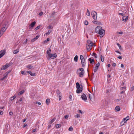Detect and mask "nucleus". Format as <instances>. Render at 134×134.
Segmentation results:
<instances>
[{"mask_svg":"<svg viewBox=\"0 0 134 134\" xmlns=\"http://www.w3.org/2000/svg\"><path fill=\"white\" fill-rule=\"evenodd\" d=\"M87 43L86 44V47L87 49L89 51H91L92 49V47L95 46L96 45L93 44V43L89 40L87 41Z\"/></svg>","mask_w":134,"mask_h":134,"instance_id":"f257e3e1","label":"nucleus"},{"mask_svg":"<svg viewBox=\"0 0 134 134\" xmlns=\"http://www.w3.org/2000/svg\"><path fill=\"white\" fill-rule=\"evenodd\" d=\"M76 87L77 90L76 91V92L77 93H81L82 91L83 86L82 85H80L78 82H77L76 83Z\"/></svg>","mask_w":134,"mask_h":134,"instance_id":"f03ea898","label":"nucleus"},{"mask_svg":"<svg viewBox=\"0 0 134 134\" xmlns=\"http://www.w3.org/2000/svg\"><path fill=\"white\" fill-rule=\"evenodd\" d=\"M76 73L80 77H82L85 73L84 70L83 68H79L77 70Z\"/></svg>","mask_w":134,"mask_h":134,"instance_id":"7ed1b4c3","label":"nucleus"},{"mask_svg":"<svg viewBox=\"0 0 134 134\" xmlns=\"http://www.w3.org/2000/svg\"><path fill=\"white\" fill-rule=\"evenodd\" d=\"M80 59L81 61V63L82 66L83 67L85 66L86 65L85 59L82 55H81L80 56Z\"/></svg>","mask_w":134,"mask_h":134,"instance_id":"20e7f679","label":"nucleus"},{"mask_svg":"<svg viewBox=\"0 0 134 134\" xmlns=\"http://www.w3.org/2000/svg\"><path fill=\"white\" fill-rule=\"evenodd\" d=\"M48 55L49 58H48V60H50V59L55 58L57 57V55L56 53L49 54H48Z\"/></svg>","mask_w":134,"mask_h":134,"instance_id":"39448f33","label":"nucleus"},{"mask_svg":"<svg viewBox=\"0 0 134 134\" xmlns=\"http://www.w3.org/2000/svg\"><path fill=\"white\" fill-rule=\"evenodd\" d=\"M91 15L93 19L96 20L97 18V14L96 12L94 11H93L91 12Z\"/></svg>","mask_w":134,"mask_h":134,"instance_id":"423d86ee","label":"nucleus"},{"mask_svg":"<svg viewBox=\"0 0 134 134\" xmlns=\"http://www.w3.org/2000/svg\"><path fill=\"white\" fill-rule=\"evenodd\" d=\"M104 30L102 29V27H101V28H100V30L98 32V34L100 35V37H103L104 35Z\"/></svg>","mask_w":134,"mask_h":134,"instance_id":"0eeeda50","label":"nucleus"},{"mask_svg":"<svg viewBox=\"0 0 134 134\" xmlns=\"http://www.w3.org/2000/svg\"><path fill=\"white\" fill-rule=\"evenodd\" d=\"M7 29V28H5V27H3L2 28L0 31V37H1L5 31Z\"/></svg>","mask_w":134,"mask_h":134,"instance_id":"6e6552de","label":"nucleus"},{"mask_svg":"<svg viewBox=\"0 0 134 134\" xmlns=\"http://www.w3.org/2000/svg\"><path fill=\"white\" fill-rule=\"evenodd\" d=\"M56 93L57 96L59 97V100H61V93L60 92L58 89H57L56 90Z\"/></svg>","mask_w":134,"mask_h":134,"instance_id":"1a4fd4ad","label":"nucleus"},{"mask_svg":"<svg viewBox=\"0 0 134 134\" xmlns=\"http://www.w3.org/2000/svg\"><path fill=\"white\" fill-rule=\"evenodd\" d=\"M5 52L6 50L5 49L2 50L0 51V58H1L5 54Z\"/></svg>","mask_w":134,"mask_h":134,"instance_id":"9d476101","label":"nucleus"},{"mask_svg":"<svg viewBox=\"0 0 134 134\" xmlns=\"http://www.w3.org/2000/svg\"><path fill=\"white\" fill-rule=\"evenodd\" d=\"M81 98L84 101H86L87 100L86 96L84 93H83L82 95Z\"/></svg>","mask_w":134,"mask_h":134,"instance_id":"9b49d317","label":"nucleus"},{"mask_svg":"<svg viewBox=\"0 0 134 134\" xmlns=\"http://www.w3.org/2000/svg\"><path fill=\"white\" fill-rule=\"evenodd\" d=\"M101 27L100 26H97L96 27V28L95 31V32L97 33H98V32L99 31Z\"/></svg>","mask_w":134,"mask_h":134,"instance_id":"f8f14e48","label":"nucleus"},{"mask_svg":"<svg viewBox=\"0 0 134 134\" xmlns=\"http://www.w3.org/2000/svg\"><path fill=\"white\" fill-rule=\"evenodd\" d=\"M128 16H123L122 18V21H126L128 19Z\"/></svg>","mask_w":134,"mask_h":134,"instance_id":"ddd939ff","label":"nucleus"},{"mask_svg":"<svg viewBox=\"0 0 134 134\" xmlns=\"http://www.w3.org/2000/svg\"><path fill=\"white\" fill-rule=\"evenodd\" d=\"M36 22L35 21H34L33 22L31 23L29 26V28H30V27H33L34 26L35 24H36Z\"/></svg>","mask_w":134,"mask_h":134,"instance_id":"4468645a","label":"nucleus"},{"mask_svg":"<svg viewBox=\"0 0 134 134\" xmlns=\"http://www.w3.org/2000/svg\"><path fill=\"white\" fill-rule=\"evenodd\" d=\"M88 60L90 61V62L91 64H93L94 63V60L92 59L91 58H89Z\"/></svg>","mask_w":134,"mask_h":134,"instance_id":"2eb2a0df","label":"nucleus"},{"mask_svg":"<svg viewBox=\"0 0 134 134\" xmlns=\"http://www.w3.org/2000/svg\"><path fill=\"white\" fill-rule=\"evenodd\" d=\"M115 110L117 111H118L120 110V107L119 106H117L115 108Z\"/></svg>","mask_w":134,"mask_h":134,"instance_id":"dca6fc26","label":"nucleus"},{"mask_svg":"<svg viewBox=\"0 0 134 134\" xmlns=\"http://www.w3.org/2000/svg\"><path fill=\"white\" fill-rule=\"evenodd\" d=\"M8 68V67H7V65H4L1 68V70H5Z\"/></svg>","mask_w":134,"mask_h":134,"instance_id":"f3484780","label":"nucleus"},{"mask_svg":"<svg viewBox=\"0 0 134 134\" xmlns=\"http://www.w3.org/2000/svg\"><path fill=\"white\" fill-rule=\"evenodd\" d=\"M27 73H28L29 74H30V75L31 76H35V74L32 73V72L30 71H27Z\"/></svg>","mask_w":134,"mask_h":134,"instance_id":"a211bd4d","label":"nucleus"},{"mask_svg":"<svg viewBox=\"0 0 134 134\" xmlns=\"http://www.w3.org/2000/svg\"><path fill=\"white\" fill-rule=\"evenodd\" d=\"M78 56L77 55H76L75 57H74V60L75 62H76L78 60Z\"/></svg>","mask_w":134,"mask_h":134,"instance_id":"6ab92c4d","label":"nucleus"},{"mask_svg":"<svg viewBox=\"0 0 134 134\" xmlns=\"http://www.w3.org/2000/svg\"><path fill=\"white\" fill-rule=\"evenodd\" d=\"M19 51V50L18 49H17L15 50L14 51H13V53L14 54H17L18 53Z\"/></svg>","mask_w":134,"mask_h":134,"instance_id":"aec40b11","label":"nucleus"},{"mask_svg":"<svg viewBox=\"0 0 134 134\" xmlns=\"http://www.w3.org/2000/svg\"><path fill=\"white\" fill-rule=\"evenodd\" d=\"M26 67L30 69H32L33 68V66L31 65H28L26 66Z\"/></svg>","mask_w":134,"mask_h":134,"instance_id":"412c9836","label":"nucleus"},{"mask_svg":"<svg viewBox=\"0 0 134 134\" xmlns=\"http://www.w3.org/2000/svg\"><path fill=\"white\" fill-rule=\"evenodd\" d=\"M100 59L102 62H103L104 61V57L103 56H102V55L100 56Z\"/></svg>","mask_w":134,"mask_h":134,"instance_id":"4be33fe9","label":"nucleus"},{"mask_svg":"<svg viewBox=\"0 0 134 134\" xmlns=\"http://www.w3.org/2000/svg\"><path fill=\"white\" fill-rule=\"evenodd\" d=\"M51 32V31L50 30H49L48 31V32L47 33H46L45 34L47 36L49 35V34Z\"/></svg>","mask_w":134,"mask_h":134,"instance_id":"5701e85b","label":"nucleus"},{"mask_svg":"<svg viewBox=\"0 0 134 134\" xmlns=\"http://www.w3.org/2000/svg\"><path fill=\"white\" fill-rule=\"evenodd\" d=\"M49 41V38H47V40H44L43 41V43L44 44L46 43L47 42Z\"/></svg>","mask_w":134,"mask_h":134,"instance_id":"b1692460","label":"nucleus"},{"mask_svg":"<svg viewBox=\"0 0 134 134\" xmlns=\"http://www.w3.org/2000/svg\"><path fill=\"white\" fill-rule=\"evenodd\" d=\"M41 27V26L40 25H39L37 26L36 27L35 29L34 30L35 31H37L38 30V29H39Z\"/></svg>","mask_w":134,"mask_h":134,"instance_id":"393cba45","label":"nucleus"},{"mask_svg":"<svg viewBox=\"0 0 134 134\" xmlns=\"http://www.w3.org/2000/svg\"><path fill=\"white\" fill-rule=\"evenodd\" d=\"M50 99H47L46 100V103L47 104H49L50 102Z\"/></svg>","mask_w":134,"mask_h":134,"instance_id":"a878e982","label":"nucleus"},{"mask_svg":"<svg viewBox=\"0 0 134 134\" xmlns=\"http://www.w3.org/2000/svg\"><path fill=\"white\" fill-rule=\"evenodd\" d=\"M47 81V80L46 79H42L41 80L40 82L42 83L44 82H46Z\"/></svg>","mask_w":134,"mask_h":134,"instance_id":"bb28decb","label":"nucleus"},{"mask_svg":"<svg viewBox=\"0 0 134 134\" xmlns=\"http://www.w3.org/2000/svg\"><path fill=\"white\" fill-rule=\"evenodd\" d=\"M92 56H94L95 58H97V56L96 55V54L95 53H93L92 54Z\"/></svg>","mask_w":134,"mask_h":134,"instance_id":"cd10ccee","label":"nucleus"},{"mask_svg":"<svg viewBox=\"0 0 134 134\" xmlns=\"http://www.w3.org/2000/svg\"><path fill=\"white\" fill-rule=\"evenodd\" d=\"M13 64V63L12 62H10L8 64H6L7 66V67H9L10 66L12 65Z\"/></svg>","mask_w":134,"mask_h":134,"instance_id":"c85d7f7f","label":"nucleus"},{"mask_svg":"<svg viewBox=\"0 0 134 134\" xmlns=\"http://www.w3.org/2000/svg\"><path fill=\"white\" fill-rule=\"evenodd\" d=\"M119 47V48L120 49H122V48L121 46L120 45V44L119 43H117L116 44Z\"/></svg>","mask_w":134,"mask_h":134,"instance_id":"c756f323","label":"nucleus"},{"mask_svg":"<svg viewBox=\"0 0 134 134\" xmlns=\"http://www.w3.org/2000/svg\"><path fill=\"white\" fill-rule=\"evenodd\" d=\"M61 127V125L60 124H58L56 126V128H60Z\"/></svg>","mask_w":134,"mask_h":134,"instance_id":"7c9ffc66","label":"nucleus"},{"mask_svg":"<svg viewBox=\"0 0 134 134\" xmlns=\"http://www.w3.org/2000/svg\"><path fill=\"white\" fill-rule=\"evenodd\" d=\"M10 72V71H7L5 74H4V75H5L6 76H7V75H8V74Z\"/></svg>","mask_w":134,"mask_h":134,"instance_id":"2f4dec72","label":"nucleus"},{"mask_svg":"<svg viewBox=\"0 0 134 134\" xmlns=\"http://www.w3.org/2000/svg\"><path fill=\"white\" fill-rule=\"evenodd\" d=\"M84 23L85 25H87L88 24V22L87 20H86L84 21Z\"/></svg>","mask_w":134,"mask_h":134,"instance_id":"473e14b6","label":"nucleus"},{"mask_svg":"<svg viewBox=\"0 0 134 134\" xmlns=\"http://www.w3.org/2000/svg\"><path fill=\"white\" fill-rule=\"evenodd\" d=\"M98 69V68L95 67L93 69L94 71V72H96L97 70Z\"/></svg>","mask_w":134,"mask_h":134,"instance_id":"72a5a7b5","label":"nucleus"},{"mask_svg":"<svg viewBox=\"0 0 134 134\" xmlns=\"http://www.w3.org/2000/svg\"><path fill=\"white\" fill-rule=\"evenodd\" d=\"M24 92V91H20L18 93L19 95H20L23 94Z\"/></svg>","mask_w":134,"mask_h":134,"instance_id":"f704fd0d","label":"nucleus"},{"mask_svg":"<svg viewBox=\"0 0 134 134\" xmlns=\"http://www.w3.org/2000/svg\"><path fill=\"white\" fill-rule=\"evenodd\" d=\"M51 50L50 49H49V50H47V54H51L50 53L51 52Z\"/></svg>","mask_w":134,"mask_h":134,"instance_id":"c9c22d12","label":"nucleus"},{"mask_svg":"<svg viewBox=\"0 0 134 134\" xmlns=\"http://www.w3.org/2000/svg\"><path fill=\"white\" fill-rule=\"evenodd\" d=\"M87 13L86 14L87 15L89 16L90 15V12L89 11V10L87 9Z\"/></svg>","mask_w":134,"mask_h":134,"instance_id":"e433bc0d","label":"nucleus"},{"mask_svg":"<svg viewBox=\"0 0 134 134\" xmlns=\"http://www.w3.org/2000/svg\"><path fill=\"white\" fill-rule=\"evenodd\" d=\"M16 96L15 95H14L13 97H12L11 98H13V99H11V100L12 101L15 98H16Z\"/></svg>","mask_w":134,"mask_h":134,"instance_id":"4c0bfd02","label":"nucleus"},{"mask_svg":"<svg viewBox=\"0 0 134 134\" xmlns=\"http://www.w3.org/2000/svg\"><path fill=\"white\" fill-rule=\"evenodd\" d=\"M100 65V63L98 62L97 64L96 65V67L98 68Z\"/></svg>","mask_w":134,"mask_h":134,"instance_id":"58836bf2","label":"nucleus"},{"mask_svg":"<svg viewBox=\"0 0 134 134\" xmlns=\"http://www.w3.org/2000/svg\"><path fill=\"white\" fill-rule=\"evenodd\" d=\"M22 98H20V99H19V100L18 101V99L17 100V101L16 102V103H17L18 102H21L22 100Z\"/></svg>","mask_w":134,"mask_h":134,"instance_id":"ea45409f","label":"nucleus"},{"mask_svg":"<svg viewBox=\"0 0 134 134\" xmlns=\"http://www.w3.org/2000/svg\"><path fill=\"white\" fill-rule=\"evenodd\" d=\"M55 119H56V118H54L52 120H51V123H52V122H54V121L55 120Z\"/></svg>","mask_w":134,"mask_h":134,"instance_id":"a19ab883","label":"nucleus"},{"mask_svg":"<svg viewBox=\"0 0 134 134\" xmlns=\"http://www.w3.org/2000/svg\"><path fill=\"white\" fill-rule=\"evenodd\" d=\"M126 120V119L125 118L123 119V120L124 122V123H126V121L127 120Z\"/></svg>","mask_w":134,"mask_h":134,"instance_id":"79ce46f5","label":"nucleus"},{"mask_svg":"<svg viewBox=\"0 0 134 134\" xmlns=\"http://www.w3.org/2000/svg\"><path fill=\"white\" fill-rule=\"evenodd\" d=\"M126 88V87L125 86L123 87H121L120 88V89L121 90H124V89H125Z\"/></svg>","mask_w":134,"mask_h":134,"instance_id":"37998d69","label":"nucleus"},{"mask_svg":"<svg viewBox=\"0 0 134 134\" xmlns=\"http://www.w3.org/2000/svg\"><path fill=\"white\" fill-rule=\"evenodd\" d=\"M123 34V32H117V34Z\"/></svg>","mask_w":134,"mask_h":134,"instance_id":"c03bdc74","label":"nucleus"},{"mask_svg":"<svg viewBox=\"0 0 134 134\" xmlns=\"http://www.w3.org/2000/svg\"><path fill=\"white\" fill-rule=\"evenodd\" d=\"M72 129H73L72 127H70L68 129L70 131H72Z\"/></svg>","mask_w":134,"mask_h":134,"instance_id":"a18cd8bd","label":"nucleus"},{"mask_svg":"<svg viewBox=\"0 0 134 134\" xmlns=\"http://www.w3.org/2000/svg\"><path fill=\"white\" fill-rule=\"evenodd\" d=\"M80 117V115L79 114H77L75 116V117L76 118H79Z\"/></svg>","mask_w":134,"mask_h":134,"instance_id":"49530a36","label":"nucleus"},{"mask_svg":"<svg viewBox=\"0 0 134 134\" xmlns=\"http://www.w3.org/2000/svg\"><path fill=\"white\" fill-rule=\"evenodd\" d=\"M36 40H36V39L35 38H33L31 41V42H34L35 41H36Z\"/></svg>","mask_w":134,"mask_h":134,"instance_id":"de8ad7c7","label":"nucleus"},{"mask_svg":"<svg viewBox=\"0 0 134 134\" xmlns=\"http://www.w3.org/2000/svg\"><path fill=\"white\" fill-rule=\"evenodd\" d=\"M4 76L1 79V80H3L4 79H5V78L7 76L5 75H4Z\"/></svg>","mask_w":134,"mask_h":134,"instance_id":"09e8293b","label":"nucleus"},{"mask_svg":"<svg viewBox=\"0 0 134 134\" xmlns=\"http://www.w3.org/2000/svg\"><path fill=\"white\" fill-rule=\"evenodd\" d=\"M64 117L65 119H67L69 117V115H66L64 116Z\"/></svg>","mask_w":134,"mask_h":134,"instance_id":"8fccbe9b","label":"nucleus"},{"mask_svg":"<svg viewBox=\"0 0 134 134\" xmlns=\"http://www.w3.org/2000/svg\"><path fill=\"white\" fill-rule=\"evenodd\" d=\"M119 14L120 15H121L123 16H124L125 14L123 13H119Z\"/></svg>","mask_w":134,"mask_h":134,"instance_id":"3c124183","label":"nucleus"},{"mask_svg":"<svg viewBox=\"0 0 134 134\" xmlns=\"http://www.w3.org/2000/svg\"><path fill=\"white\" fill-rule=\"evenodd\" d=\"M39 36H40L39 35H37L36 36L35 38L36 39V40H37L38 39V38L39 37Z\"/></svg>","mask_w":134,"mask_h":134,"instance_id":"603ef678","label":"nucleus"},{"mask_svg":"<svg viewBox=\"0 0 134 134\" xmlns=\"http://www.w3.org/2000/svg\"><path fill=\"white\" fill-rule=\"evenodd\" d=\"M9 114L10 115H12L13 114V113L12 111H10L9 113Z\"/></svg>","mask_w":134,"mask_h":134,"instance_id":"864d4df0","label":"nucleus"},{"mask_svg":"<svg viewBox=\"0 0 134 134\" xmlns=\"http://www.w3.org/2000/svg\"><path fill=\"white\" fill-rule=\"evenodd\" d=\"M43 14V13L42 12H40L39 14V15H40V16H41Z\"/></svg>","mask_w":134,"mask_h":134,"instance_id":"5fc2aeb1","label":"nucleus"},{"mask_svg":"<svg viewBox=\"0 0 134 134\" xmlns=\"http://www.w3.org/2000/svg\"><path fill=\"white\" fill-rule=\"evenodd\" d=\"M125 118L127 120H129V117L128 116H127L126 118Z\"/></svg>","mask_w":134,"mask_h":134,"instance_id":"6e6d98bb","label":"nucleus"},{"mask_svg":"<svg viewBox=\"0 0 134 134\" xmlns=\"http://www.w3.org/2000/svg\"><path fill=\"white\" fill-rule=\"evenodd\" d=\"M133 90H134V86H133L131 88V91H133Z\"/></svg>","mask_w":134,"mask_h":134,"instance_id":"4d7b16f0","label":"nucleus"},{"mask_svg":"<svg viewBox=\"0 0 134 134\" xmlns=\"http://www.w3.org/2000/svg\"><path fill=\"white\" fill-rule=\"evenodd\" d=\"M116 64L115 63H114L112 64V66H116Z\"/></svg>","mask_w":134,"mask_h":134,"instance_id":"13d9d810","label":"nucleus"},{"mask_svg":"<svg viewBox=\"0 0 134 134\" xmlns=\"http://www.w3.org/2000/svg\"><path fill=\"white\" fill-rule=\"evenodd\" d=\"M72 97L71 95H70L69 96V98L71 100V99H72Z\"/></svg>","mask_w":134,"mask_h":134,"instance_id":"bf43d9fd","label":"nucleus"},{"mask_svg":"<svg viewBox=\"0 0 134 134\" xmlns=\"http://www.w3.org/2000/svg\"><path fill=\"white\" fill-rule=\"evenodd\" d=\"M118 58L119 59H122V57L121 56H119L118 57Z\"/></svg>","mask_w":134,"mask_h":134,"instance_id":"052dcab7","label":"nucleus"},{"mask_svg":"<svg viewBox=\"0 0 134 134\" xmlns=\"http://www.w3.org/2000/svg\"><path fill=\"white\" fill-rule=\"evenodd\" d=\"M88 95H89V98H90V100H91V95H90V94H88Z\"/></svg>","mask_w":134,"mask_h":134,"instance_id":"680f3d73","label":"nucleus"},{"mask_svg":"<svg viewBox=\"0 0 134 134\" xmlns=\"http://www.w3.org/2000/svg\"><path fill=\"white\" fill-rule=\"evenodd\" d=\"M27 126V124H26L25 123L24 125L23 126L24 127H25Z\"/></svg>","mask_w":134,"mask_h":134,"instance_id":"e2e57ef3","label":"nucleus"},{"mask_svg":"<svg viewBox=\"0 0 134 134\" xmlns=\"http://www.w3.org/2000/svg\"><path fill=\"white\" fill-rule=\"evenodd\" d=\"M78 111L80 113H82V112L81 110H78Z\"/></svg>","mask_w":134,"mask_h":134,"instance_id":"0e129e2a","label":"nucleus"},{"mask_svg":"<svg viewBox=\"0 0 134 134\" xmlns=\"http://www.w3.org/2000/svg\"><path fill=\"white\" fill-rule=\"evenodd\" d=\"M36 104H38L39 105H41V103L40 102H37L36 103Z\"/></svg>","mask_w":134,"mask_h":134,"instance_id":"69168bd1","label":"nucleus"},{"mask_svg":"<svg viewBox=\"0 0 134 134\" xmlns=\"http://www.w3.org/2000/svg\"><path fill=\"white\" fill-rule=\"evenodd\" d=\"M3 113V111H0V114L1 115H2Z\"/></svg>","mask_w":134,"mask_h":134,"instance_id":"338daca9","label":"nucleus"},{"mask_svg":"<svg viewBox=\"0 0 134 134\" xmlns=\"http://www.w3.org/2000/svg\"><path fill=\"white\" fill-rule=\"evenodd\" d=\"M52 26L51 25H49L48 26V28H49L50 29H52Z\"/></svg>","mask_w":134,"mask_h":134,"instance_id":"774afa93","label":"nucleus"}]
</instances>
